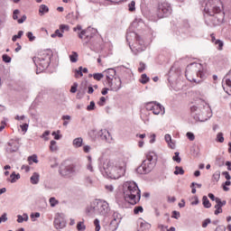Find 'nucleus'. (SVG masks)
Returning <instances> with one entry per match:
<instances>
[{"label":"nucleus","mask_w":231,"mask_h":231,"mask_svg":"<svg viewBox=\"0 0 231 231\" xmlns=\"http://www.w3.org/2000/svg\"><path fill=\"white\" fill-rule=\"evenodd\" d=\"M128 162L129 158L124 155L116 157L114 160H106L103 162L101 172L104 176L111 180H119V178L125 176Z\"/></svg>","instance_id":"1"},{"label":"nucleus","mask_w":231,"mask_h":231,"mask_svg":"<svg viewBox=\"0 0 231 231\" xmlns=\"http://www.w3.org/2000/svg\"><path fill=\"white\" fill-rule=\"evenodd\" d=\"M123 196L130 205H136L142 198L138 185L134 181H126L123 185Z\"/></svg>","instance_id":"2"},{"label":"nucleus","mask_w":231,"mask_h":231,"mask_svg":"<svg viewBox=\"0 0 231 231\" xmlns=\"http://www.w3.org/2000/svg\"><path fill=\"white\" fill-rule=\"evenodd\" d=\"M221 10H223L221 0H208L205 4L204 12L212 17L214 26L223 23V18L217 17L221 14Z\"/></svg>","instance_id":"3"},{"label":"nucleus","mask_w":231,"mask_h":231,"mask_svg":"<svg viewBox=\"0 0 231 231\" xmlns=\"http://www.w3.org/2000/svg\"><path fill=\"white\" fill-rule=\"evenodd\" d=\"M186 79L189 80V82H195L196 84H199L202 79H205V72H203V65L201 63H191L186 68Z\"/></svg>","instance_id":"4"},{"label":"nucleus","mask_w":231,"mask_h":231,"mask_svg":"<svg viewBox=\"0 0 231 231\" xmlns=\"http://www.w3.org/2000/svg\"><path fill=\"white\" fill-rule=\"evenodd\" d=\"M191 115L193 118L199 120V122H205L207 118H203L208 115L210 111V106L204 100H200L198 105H194L190 107Z\"/></svg>","instance_id":"5"},{"label":"nucleus","mask_w":231,"mask_h":231,"mask_svg":"<svg viewBox=\"0 0 231 231\" xmlns=\"http://www.w3.org/2000/svg\"><path fill=\"white\" fill-rule=\"evenodd\" d=\"M131 37L135 39V42L134 44H129L130 50L134 53V55H138V53H142V51H145L146 47L143 44V40L136 34V32H127L126 33V41L129 42L131 41Z\"/></svg>","instance_id":"6"},{"label":"nucleus","mask_w":231,"mask_h":231,"mask_svg":"<svg viewBox=\"0 0 231 231\" xmlns=\"http://www.w3.org/2000/svg\"><path fill=\"white\" fill-rule=\"evenodd\" d=\"M32 60L37 68L36 69L37 75L44 71V69H48V67L50 66V56L46 52H43L38 57H34Z\"/></svg>","instance_id":"7"},{"label":"nucleus","mask_w":231,"mask_h":231,"mask_svg":"<svg viewBox=\"0 0 231 231\" xmlns=\"http://www.w3.org/2000/svg\"><path fill=\"white\" fill-rule=\"evenodd\" d=\"M157 17L163 19V17H169L172 14V6L169 2H161L157 7Z\"/></svg>","instance_id":"8"},{"label":"nucleus","mask_w":231,"mask_h":231,"mask_svg":"<svg viewBox=\"0 0 231 231\" xmlns=\"http://www.w3.org/2000/svg\"><path fill=\"white\" fill-rule=\"evenodd\" d=\"M147 111H152L153 115H165V107L162 104L152 101L145 106Z\"/></svg>","instance_id":"9"},{"label":"nucleus","mask_w":231,"mask_h":231,"mask_svg":"<svg viewBox=\"0 0 231 231\" xmlns=\"http://www.w3.org/2000/svg\"><path fill=\"white\" fill-rule=\"evenodd\" d=\"M97 216H107L111 210L109 203L104 199H97Z\"/></svg>","instance_id":"10"},{"label":"nucleus","mask_w":231,"mask_h":231,"mask_svg":"<svg viewBox=\"0 0 231 231\" xmlns=\"http://www.w3.org/2000/svg\"><path fill=\"white\" fill-rule=\"evenodd\" d=\"M77 173V169L75 164H69L67 166H61L60 169V174L63 178H73Z\"/></svg>","instance_id":"11"},{"label":"nucleus","mask_w":231,"mask_h":231,"mask_svg":"<svg viewBox=\"0 0 231 231\" xmlns=\"http://www.w3.org/2000/svg\"><path fill=\"white\" fill-rule=\"evenodd\" d=\"M66 216L62 213H56L54 217V227L57 230H62V228H66Z\"/></svg>","instance_id":"12"},{"label":"nucleus","mask_w":231,"mask_h":231,"mask_svg":"<svg viewBox=\"0 0 231 231\" xmlns=\"http://www.w3.org/2000/svg\"><path fill=\"white\" fill-rule=\"evenodd\" d=\"M155 166L156 164H154V162L143 161L141 166L137 168V172L138 174H149V172H151Z\"/></svg>","instance_id":"13"},{"label":"nucleus","mask_w":231,"mask_h":231,"mask_svg":"<svg viewBox=\"0 0 231 231\" xmlns=\"http://www.w3.org/2000/svg\"><path fill=\"white\" fill-rule=\"evenodd\" d=\"M85 212L89 217H96V216H98L97 199L93 200L92 202H90V205L87 206Z\"/></svg>","instance_id":"14"},{"label":"nucleus","mask_w":231,"mask_h":231,"mask_svg":"<svg viewBox=\"0 0 231 231\" xmlns=\"http://www.w3.org/2000/svg\"><path fill=\"white\" fill-rule=\"evenodd\" d=\"M106 84L110 88L111 91H119L122 88V79L119 77L106 81Z\"/></svg>","instance_id":"15"},{"label":"nucleus","mask_w":231,"mask_h":231,"mask_svg":"<svg viewBox=\"0 0 231 231\" xmlns=\"http://www.w3.org/2000/svg\"><path fill=\"white\" fill-rule=\"evenodd\" d=\"M97 135L101 138V140L107 142V143H113L114 142L113 135H111V133H109V131L106 129H101L97 133Z\"/></svg>","instance_id":"16"},{"label":"nucleus","mask_w":231,"mask_h":231,"mask_svg":"<svg viewBox=\"0 0 231 231\" xmlns=\"http://www.w3.org/2000/svg\"><path fill=\"white\" fill-rule=\"evenodd\" d=\"M223 88L227 95H231V69L223 79Z\"/></svg>","instance_id":"17"},{"label":"nucleus","mask_w":231,"mask_h":231,"mask_svg":"<svg viewBox=\"0 0 231 231\" xmlns=\"http://www.w3.org/2000/svg\"><path fill=\"white\" fill-rule=\"evenodd\" d=\"M19 151V143L17 141H10L6 146V152L12 154V152H17Z\"/></svg>","instance_id":"18"},{"label":"nucleus","mask_w":231,"mask_h":231,"mask_svg":"<svg viewBox=\"0 0 231 231\" xmlns=\"http://www.w3.org/2000/svg\"><path fill=\"white\" fill-rule=\"evenodd\" d=\"M105 73L106 74V82H109L110 80H113V79H117L116 77V70L115 69H107L105 70Z\"/></svg>","instance_id":"19"},{"label":"nucleus","mask_w":231,"mask_h":231,"mask_svg":"<svg viewBox=\"0 0 231 231\" xmlns=\"http://www.w3.org/2000/svg\"><path fill=\"white\" fill-rule=\"evenodd\" d=\"M151 224L149 222H146L145 220L141 219V222H139V226L137 227V231H147L151 230Z\"/></svg>","instance_id":"20"},{"label":"nucleus","mask_w":231,"mask_h":231,"mask_svg":"<svg viewBox=\"0 0 231 231\" xmlns=\"http://www.w3.org/2000/svg\"><path fill=\"white\" fill-rule=\"evenodd\" d=\"M157 160H158V155H156V152H149L146 154V162H150L152 163L156 164Z\"/></svg>","instance_id":"21"},{"label":"nucleus","mask_w":231,"mask_h":231,"mask_svg":"<svg viewBox=\"0 0 231 231\" xmlns=\"http://www.w3.org/2000/svg\"><path fill=\"white\" fill-rule=\"evenodd\" d=\"M84 143V139L82 137H77L72 141V145L75 147V149H79V147H82Z\"/></svg>","instance_id":"22"},{"label":"nucleus","mask_w":231,"mask_h":231,"mask_svg":"<svg viewBox=\"0 0 231 231\" xmlns=\"http://www.w3.org/2000/svg\"><path fill=\"white\" fill-rule=\"evenodd\" d=\"M164 139L171 149H174L176 147V144L174 143V142H172V137L171 136V134H166L164 135Z\"/></svg>","instance_id":"23"},{"label":"nucleus","mask_w":231,"mask_h":231,"mask_svg":"<svg viewBox=\"0 0 231 231\" xmlns=\"http://www.w3.org/2000/svg\"><path fill=\"white\" fill-rule=\"evenodd\" d=\"M40 178H41V175H39L38 172H33L31 177V183L32 185H37L39 183Z\"/></svg>","instance_id":"24"},{"label":"nucleus","mask_w":231,"mask_h":231,"mask_svg":"<svg viewBox=\"0 0 231 231\" xmlns=\"http://www.w3.org/2000/svg\"><path fill=\"white\" fill-rule=\"evenodd\" d=\"M28 219H30V217L26 213H23V215H17V223H24V221H28Z\"/></svg>","instance_id":"25"},{"label":"nucleus","mask_w":231,"mask_h":231,"mask_svg":"<svg viewBox=\"0 0 231 231\" xmlns=\"http://www.w3.org/2000/svg\"><path fill=\"white\" fill-rule=\"evenodd\" d=\"M17 180H21V174L19 173H15V171H14L11 175H10V180L9 181L11 183H15L17 181Z\"/></svg>","instance_id":"26"},{"label":"nucleus","mask_w":231,"mask_h":231,"mask_svg":"<svg viewBox=\"0 0 231 231\" xmlns=\"http://www.w3.org/2000/svg\"><path fill=\"white\" fill-rule=\"evenodd\" d=\"M50 151L51 152H57V151H59V146L57 145V141H51L50 143Z\"/></svg>","instance_id":"27"},{"label":"nucleus","mask_w":231,"mask_h":231,"mask_svg":"<svg viewBox=\"0 0 231 231\" xmlns=\"http://www.w3.org/2000/svg\"><path fill=\"white\" fill-rule=\"evenodd\" d=\"M50 12V8H48V5H40L39 14L40 15H44V14H48Z\"/></svg>","instance_id":"28"},{"label":"nucleus","mask_w":231,"mask_h":231,"mask_svg":"<svg viewBox=\"0 0 231 231\" xmlns=\"http://www.w3.org/2000/svg\"><path fill=\"white\" fill-rule=\"evenodd\" d=\"M202 204L205 208H210V207H212V204L210 203V200H208V198L207 196H204L202 198Z\"/></svg>","instance_id":"29"},{"label":"nucleus","mask_w":231,"mask_h":231,"mask_svg":"<svg viewBox=\"0 0 231 231\" xmlns=\"http://www.w3.org/2000/svg\"><path fill=\"white\" fill-rule=\"evenodd\" d=\"M87 160H88V163H87V169L88 171H89L90 172H93L94 170H93V161L91 159V156H88L87 157Z\"/></svg>","instance_id":"30"},{"label":"nucleus","mask_w":231,"mask_h":231,"mask_svg":"<svg viewBox=\"0 0 231 231\" xmlns=\"http://www.w3.org/2000/svg\"><path fill=\"white\" fill-rule=\"evenodd\" d=\"M120 219H122V217L120 216V214L115 212L114 219L111 221V225H115V223H116V225H118L120 223Z\"/></svg>","instance_id":"31"},{"label":"nucleus","mask_w":231,"mask_h":231,"mask_svg":"<svg viewBox=\"0 0 231 231\" xmlns=\"http://www.w3.org/2000/svg\"><path fill=\"white\" fill-rule=\"evenodd\" d=\"M52 39H55V37H59L60 39H62L64 37V34L60 32V30L57 29L54 33L51 35Z\"/></svg>","instance_id":"32"},{"label":"nucleus","mask_w":231,"mask_h":231,"mask_svg":"<svg viewBox=\"0 0 231 231\" xmlns=\"http://www.w3.org/2000/svg\"><path fill=\"white\" fill-rule=\"evenodd\" d=\"M49 203H50L51 207L53 208L54 207H57V205H59V200L57 199H55V197H51L49 199Z\"/></svg>","instance_id":"33"},{"label":"nucleus","mask_w":231,"mask_h":231,"mask_svg":"<svg viewBox=\"0 0 231 231\" xmlns=\"http://www.w3.org/2000/svg\"><path fill=\"white\" fill-rule=\"evenodd\" d=\"M174 174L176 176H178V174H180V176H183V174H185V171L183 170L182 167L176 166L175 171H174Z\"/></svg>","instance_id":"34"},{"label":"nucleus","mask_w":231,"mask_h":231,"mask_svg":"<svg viewBox=\"0 0 231 231\" xmlns=\"http://www.w3.org/2000/svg\"><path fill=\"white\" fill-rule=\"evenodd\" d=\"M211 41L212 42H215V44H218L219 50L223 48V42L219 40H216V37L214 36V34H211Z\"/></svg>","instance_id":"35"},{"label":"nucleus","mask_w":231,"mask_h":231,"mask_svg":"<svg viewBox=\"0 0 231 231\" xmlns=\"http://www.w3.org/2000/svg\"><path fill=\"white\" fill-rule=\"evenodd\" d=\"M70 62H77L79 60V54L76 51H73L71 55H69Z\"/></svg>","instance_id":"36"},{"label":"nucleus","mask_w":231,"mask_h":231,"mask_svg":"<svg viewBox=\"0 0 231 231\" xmlns=\"http://www.w3.org/2000/svg\"><path fill=\"white\" fill-rule=\"evenodd\" d=\"M220 178H221V171H215V173L212 176L213 181H217H217H219Z\"/></svg>","instance_id":"37"},{"label":"nucleus","mask_w":231,"mask_h":231,"mask_svg":"<svg viewBox=\"0 0 231 231\" xmlns=\"http://www.w3.org/2000/svg\"><path fill=\"white\" fill-rule=\"evenodd\" d=\"M150 79L149 77H147V74H142L141 79H140V82L141 84H147V82H149Z\"/></svg>","instance_id":"38"},{"label":"nucleus","mask_w":231,"mask_h":231,"mask_svg":"<svg viewBox=\"0 0 231 231\" xmlns=\"http://www.w3.org/2000/svg\"><path fill=\"white\" fill-rule=\"evenodd\" d=\"M28 162L30 163V165H32V162H33V163H39V160L37 159V155H32L28 157Z\"/></svg>","instance_id":"39"},{"label":"nucleus","mask_w":231,"mask_h":231,"mask_svg":"<svg viewBox=\"0 0 231 231\" xmlns=\"http://www.w3.org/2000/svg\"><path fill=\"white\" fill-rule=\"evenodd\" d=\"M23 34H24V32L19 31L18 34L13 36V38H12L13 42H15V41H17V39H21Z\"/></svg>","instance_id":"40"},{"label":"nucleus","mask_w":231,"mask_h":231,"mask_svg":"<svg viewBox=\"0 0 231 231\" xmlns=\"http://www.w3.org/2000/svg\"><path fill=\"white\" fill-rule=\"evenodd\" d=\"M60 31L61 33H64L65 32H69V25L60 24Z\"/></svg>","instance_id":"41"},{"label":"nucleus","mask_w":231,"mask_h":231,"mask_svg":"<svg viewBox=\"0 0 231 231\" xmlns=\"http://www.w3.org/2000/svg\"><path fill=\"white\" fill-rule=\"evenodd\" d=\"M216 141L218 142L219 143H223V142H225V137L223 136V133L220 132L217 134Z\"/></svg>","instance_id":"42"},{"label":"nucleus","mask_w":231,"mask_h":231,"mask_svg":"<svg viewBox=\"0 0 231 231\" xmlns=\"http://www.w3.org/2000/svg\"><path fill=\"white\" fill-rule=\"evenodd\" d=\"M77 230L78 231H84L86 230V225H84V222L80 221L77 224Z\"/></svg>","instance_id":"43"},{"label":"nucleus","mask_w":231,"mask_h":231,"mask_svg":"<svg viewBox=\"0 0 231 231\" xmlns=\"http://www.w3.org/2000/svg\"><path fill=\"white\" fill-rule=\"evenodd\" d=\"M136 3L134 1H132L129 5H128V10L129 12H134L136 10Z\"/></svg>","instance_id":"44"},{"label":"nucleus","mask_w":231,"mask_h":231,"mask_svg":"<svg viewBox=\"0 0 231 231\" xmlns=\"http://www.w3.org/2000/svg\"><path fill=\"white\" fill-rule=\"evenodd\" d=\"M172 160L173 162H177V163H181V158L180 157V152H176Z\"/></svg>","instance_id":"45"},{"label":"nucleus","mask_w":231,"mask_h":231,"mask_svg":"<svg viewBox=\"0 0 231 231\" xmlns=\"http://www.w3.org/2000/svg\"><path fill=\"white\" fill-rule=\"evenodd\" d=\"M93 79L95 80H102V79H104V74H102V73H95V74H93Z\"/></svg>","instance_id":"46"},{"label":"nucleus","mask_w":231,"mask_h":231,"mask_svg":"<svg viewBox=\"0 0 231 231\" xmlns=\"http://www.w3.org/2000/svg\"><path fill=\"white\" fill-rule=\"evenodd\" d=\"M84 74H82V67H79V69L75 70V77L76 79H79V77H83Z\"/></svg>","instance_id":"47"},{"label":"nucleus","mask_w":231,"mask_h":231,"mask_svg":"<svg viewBox=\"0 0 231 231\" xmlns=\"http://www.w3.org/2000/svg\"><path fill=\"white\" fill-rule=\"evenodd\" d=\"M105 189L106 192H113L115 190V186H113L112 184H106L105 185Z\"/></svg>","instance_id":"48"},{"label":"nucleus","mask_w":231,"mask_h":231,"mask_svg":"<svg viewBox=\"0 0 231 231\" xmlns=\"http://www.w3.org/2000/svg\"><path fill=\"white\" fill-rule=\"evenodd\" d=\"M35 217H36V218L41 217V213L36 212V213H32V214H31V219H32V222H35V221H36Z\"/></svg>","instance_id":"49"},{"label":"nucleus","mask_w":231,"mask_h":231,"mask_svg":"<svg viewBox=\"0 0 231 231\" xmlns=\"http://www.w3.org/2000/svg\"><path fill=\"white\" fill-rule=\"evenodd\" d=\"M186 136L190 142H194V140H196V136L190 132H188Z\"/></svg>","instance_id":"50"},{"label":"nucleus","mask_w":231,"mask_h":231,"mask_svg":"<svg viewBox=\"0 0 231 231\" xmlns=\"http://www.w3.org/2000/svg\"><path fill=\"white\" fill-rule=\"evenodd\" d=\"M191 152H192L193 156H199V147L191 148Z\"/></svg>","instance_id":"51"},{"label":"nucleus","mask_w":231,"mask_h":231,"mask_svg":"<svg viewBox=\"0 0 231 231\" xmlns=\"http://www.w3.org/2000/svg\"><path fill=\"white\" fill-rule=\"evenodd\" d=\"M50 136V131H45L42 135L41 138H43L45 142H48L50 139L48 138Z\"/></svg>","instance_id":"52"},{"label":"nucleus","mask_w":231,"mask_h":231,"mask_svg":"<svg viewBox=\"0 0 231 231\" xmlns=\"http://www.w3.org/2000/svg\"><path fill=\"white\" fill-rule=\"evenodd\" d=\"M210 223H212V220H210V218L205 219L202 223V228H207V226H208Z\"/></svg>","instance_id":"53"},{"label":"nucleus","mask_w":231,"mask_h":231,"mask_svg":"<svg viewBox=\"0 0 231 231\" xmlns=\"http://www.w3.org/2000/svg\"><path fill=\"white\" fill-rule=\"evenodd\" d=\"M95 107V101H91L89 106H87V111H94Z\"/></svg>","instance_id":"54"},{"label":"nucleus","mask_w":231,"mask_h":231,"mask_svg":"<svg viewBox=\"0 0 231 231\" xmlns=\"http://www.w3.org/2000/svg\"><path fill=\"white\" fill-rule=\"evenodd\" d=\"M86 35H88V30H83L79 33V37L82 41H84V37H86Z\"/></svg>","instance_id":"55"},{"label":"nucleus","mask_w":231,"mask_h":231,"mask_svg":"<svg viewBox=\"0 0 231 231\" xmlns=\"http://www.w3.org/2000/svg\"><path fill=\"white\" fill-rule=\"evenodd\" d=\"M140 212H143V208L142 206L134 208V214H140Z\"/></svg>","instance_id":"56"},{"label":"nucleus","mask_w":231,"mask_h":231,"mask_svg":"<svg viewBox=\"0 0 231 231\" xmlns=\"http://www.w3.org/2000/svg\"><path fill=\"white\" fill-rule=\"evenodd\" d=\"M6 221H8V217H7L6 213H4V214L0 217V224H1V223H6Z\"/></svg>","instance_id":"57"},{"label":"nucleus","mask_w":231,"mask_h":231,"mask_svg":"<svg viewBox=\"0 0 231 231\" xmlns=\"http://www.w3.org/2000/svg\"><path fill=\"white\" fill-rule=\"evenodd\" d=\"M94 225L96 226V231H100V220H98V218L94 220Z\"/></svg>","instance_id":"58"},{"label":"nucleus","mask_w":231,"mask_h":231,"mask_svg":"<svg viewBox=\"0 0 231 231\" xmlns=\"http://www.w3.org/2000/svg\"><path fill=\"white\" fill-rule=\"evenodd\" d=\"M2 59H3L4 62H6V63L12 62V58H10V56H8L7 54H4L2 56Z\"/></svg>","instance_id":"59"},{"label":"nucleus","mask_w":231,"mask_h":231,"mask_svg":"<svg viewBox=\"0 0 231 231\" xmlns=\"http://www.w3.org/2000/svg\"><path fill=\"white\" fill-rule=\"evenodd\" d=\"M144 69H145V63L140 62L139 68H138V71H139L140 73H143Z\"/></svg>","instance_id":"60"},{"label":"nucleus","mask_w":231,"mask_h":231,"mask_svg":"<svg viewBox=\"0 0 231 231\" xmlns=\"http://www.w3.org/2000/svg\"><path fill=\"white\" fill-rule=\"evenodd\" d=\"M98 106H106V97H101L99 101L97 102Z\"/></svg>","instance_id":"61"},{"label":"nucleus","mask_w":231,"mask_h":231,"mask_svg":"<svg viewBox=\"0 0 231 231\" xmlns=\"http://www.w3.org/2000/svg\"><path fill=\"white\" fill-rule=\"evenodd\" d=\"M85 183H87L88 186L93 185V179H91V177H87L85 179Z\"/></svg>","instance_id":"62"},{"label":"nucleus","mask_w":231,"mask_h":231,"mask_svg":"<svg viewBox=\"0 0 231 231\" xmlns=\"http://www.w3.org/2000/svg\"><path fill=\"white\" fill-rule=\"evenodd\" d=\"M27 37L31 42L35 39V36H33V33L32 32H27Z\"/></svg>","instance_id":"63"},{"label":"nucleus","mask_w":231,"mask_h":231,"mask_svg":"<svg viewBox=\"0 0 231 231\" xmlns=\"http://www.w3.org/2000/svg\"><path fill=\"white\" fill-rule=\"evenodd\" d=\"M89 41H91V36L87 34L86 37L83 39L84 44H88Z\"/></svg>","instance_id":"64"}]
</instances>
